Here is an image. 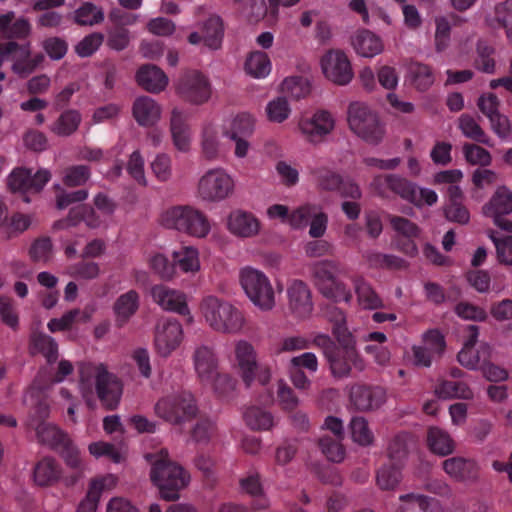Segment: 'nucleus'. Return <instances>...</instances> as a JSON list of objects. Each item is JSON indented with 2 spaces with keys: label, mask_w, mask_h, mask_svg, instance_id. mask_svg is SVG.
Wrapping results in <instances>:
<instances>
[{
  "label": "nucleus",
  "mask_w": 512,
  "mask_h": 512,
  "mask_svg": "<svg viewBox=\"0 0 512 512\" xmlns=\"http://www.w3.org/2000/svg\"><path fill=\"white\" fill-rule=\"evenodd\" d=\"M62 475L60 464L53 457H44L34 467V481L39 486H52Z\"/></svg>",
  "instance_id": "26"
},
{
  "label": "nucleus",
  "mask_w": 512,
  "mask_h": 512,
  "mask_svg": "<svg viewBox=\"0 0 512 512\" xmlns=\"http://www.w3.org/2000/svg\"><path fill=\"white\" fill-rule=\"evenodd\" d=\"M153 300L163 309L180 315L189 314L186 297L182 292L169 289L164 285H156L151 289Z\"/></svg>",
  "instance_id": "18"
},
{
  "label": "nucleus",
  "mask_w": 512,
  "mask_h": 512,
  "mask_svg": "<svg viewBox=\"0 0 512 512\" xmlns=\"http://www.w3.org/2000/svg\"><path fill=\"white\" fill-rule=\"evenodd\" d=\"M462 150L466 162L470 165L486 167L492 163V156L490 152L479 145L464 143Z\"/></svg>",
  "instance_id": "55"
},
{
  "label": "nucleus",
  "mask_w": 512,
  "mask_h": 512,
  "mask_svg": "<svg viewBox=\"0 0 512 512\" xmlns=\"http://www.w3.org/2000/svg\"><path fill=\"white\" fill-rule=\"evenodd\" d=\"M342 440L324 435L318 439V446L329 461L341 463L346 454Z\"/></svg>",
  "instance_id": "46"
},
{
  "label": "nucleus",
  "mask_w": 512,
  "mask_h": 512,
  "mask_svg": "<svg viewBox=\"0 0 512 512\" xmlns=\"http://www.w3.org/2000/svg\"><path fill=\"white\" fill-rule=\"evenodd\" d=\"M132 115L140 126L150 127L160 119L161 107L151 97L140 96L133 102Z\"/></svg>",
  "instance_id": "21"
},
{
  "label": "nucleus",
  "mask_w": 512,
  "mask_h": 512,
  "mask_svg": "<svg viewBox=\"0 0 512 512\" xmlns=\"http://www.w3.org/2000/svg\"><path fill=\"white\" fill-rule=\"evenodd\" d=\"M270 69V59L265 52H253L245 62L246 72L255 78L265 77L269 74Z\"/></svg>",
  "instance_id": "49"
},
{
  "label": "nucleus",
  "mask_w": 512,
  "mask_h": 512,
  "mask_svg": "<svg viewBox=\"0 0 512 512\" xmlns=\"http://www.w3.org/2000/svg\"><path fill=\"white\" fill-rule=\"evenodd\" d=\"M352 440L360 446L368 447L374 442V435L364 417H353L349 424Z\"/></svg>",
  "instance_id": "44"
},
{
  "label": "nucleus",
  "mask_w": 512,
  "mask_h": 512,
  "mask_svg": "<svg viewBox=\"0 0 512 512\" xmlns=\"http://www.w3.org/2000/svg\"><path fill=\"white\" fill-rule=\"evenodd\" d=\"M90 174V167L87 165L70 166L64 171L63 183L68 187L81 186L89 180Z\"/></svg>",
  "instance_id": "57"
},
{
  "label": "nucleus",
  "mask_w": 512,
  "mask_h": 512,
  "mask_svg": "<svg viewBox=\"0 0 512 512\" xmlns=\"http://www.w3.org/2000/svg\"><path fill=\"white\" fill-rule=\"evenodd\" d=\"M217 428L213 421L208 418L198 420L191 431L193 440L197 443L207 444L216 434Z\"/></svg>",
  "instance_id": "60"
},
{
  "label": "nucleus",
  "mask_w": 512,
  "mask_h": 512,
  "mask_svg": "<svg viewBox=\"0 0 512 512\" xmlns=\"http://www.w3.org/2000/svg\"><path fill=\"white\" fill-rule=\"evenodd\" d=\"M402 478L399 467L395 465L382 466L376 475L377 485L381 490H394Z\"/></svg>",
  "instance_id": "52"
},
{
  "label": "nucleus",
  "mask_w": 512,
  "mask_h": 512,
  "mask_svg": "<svg viewBox=\"0 0 512 512\" xmlns=\"http://www.w3.org/2000/svg\"><path fill=\"white\" fill-rule=\"evenodd\" d=\"M331 375L336 379L353 376V370L362 372L365 362L357 350H340L327 359Z\"/></svg>",
  "instance_id": "14"
},
{
  "label": "nucleus",
  "mask_w": 512,
  "mask_h": 512,
  "mask_svg": "<svg viewBox=\"0 0 512 512\" xmlns=\"http://www.w3.org/2000/svg\"><path fill=\"white\" fill-rule=\"evenodd\" d=\"M104 35L94 32L85 36L76 46L75 51L80 57L91 56L103 43Z\"/></svg>",
  "instance_id": "63"
},
{
  "label": "nucleus",
  "mask_w": 512,
  "mask_h": 512,
  "mask_svg": "<svg viewBox=\"0 0 512 512\" xmlns=\"http://www.w3.org/2000/svg\"><path fill=\"white\" fill-rule=\"evenodd\" d=\"M170 132L175 148L181 152L189 151V127L186 123V116L178 108H174L171 112Z\"/></svg>",
  "instance_id": "24"
},
{
  "label": "nucleus",
  "mask_w": 512,
  "mask_h": 512,
  "mask_svg": "<svg viewBox=\"0 0 512 512\" xmlns=\"http://www.w3.org/2000/svg\"><path fill=\"white\" fill-rule=\"evenodd\" d=\"M146 459L151 463L150 479L158 488L160 498L165 501L178 500L180 491L189 484V474L183 467L169 459L167 450L147 454Z\"/></svg>",
  "instance_id": "1"
},
{
  "label": "nucleus",
  "mask_w": 512,
  "mask_h": 512,
  "mask_svg": "<svg viewBox=\"0 0 512 512\" xmlns=\"http://www.w3.org/2000/svg\"><path fill=\"white\" fill-rule=\"evenodd\" d=\"M385 183L391 191L398 194L401 198L410 203L419 204L417 200V187L412 182L398 175L391 174L385 177Z\"/></svg>",
  "instance_id": "37"
},
{
  "label": "nucleus",
  "mask_w": 512,
  "mask_h": 512,
  "mask_svg": "<svg viewBox=\"0 0 512 512\" xmlns=\"http://www.w3.org/2000/svg\"><path fill=\"white\" fill-rule=\"evenodd\" d=\"M332 315L334 322L332 333L339 343L340 350H357L354 337L346 326L344 313L337 308H333Z\"/></svg>",
  "instance_id": "32"
},
{
  "label": "nucleus",
  "mask_w": 512,
  "mask_h": 512,
  "mask_svg": "<svg viewBox=\"0 0 512 512\" xmlns=\"http://www.w3.org/2000/svg\"><path fill=\"white\" fill-rule=\"evenodd\" d=\"M354 284L358 302L364 309L373 310L383 307L381 298L364 279L356 278Z\"/></svg>",
  "instance_id": "43"
},
{
  "label": "nucleus",
  "mask_w": 512,
  "mask_h": 512,
  "mask_svg": "<svg viewBox=\"0 0 512 512\" xmlns=\"http://www.w3.org/2000/svg\"><path fill=\"white\" fill-rule=\"evenodd\" d=\"M288 308L299 319L309 317L313 311L312 294L308 285L301 280H294L287 289Z\"/></svg>",
  "instance_id": "16"
},
{
  "label": "nucleus",
  "mask_w": 512,
  "mask_h": 512,
  "mask_svg": "<svg viewBox=\"0 0 512 512\" xmlns=\"http://www.w3.org/2000/svg\"><path fill=\"white\" fill-rule=\"evenodd\" d=\"M312 278L320 293L327 299L350 302L352 294L339 280L346 273L340 262L334 260L317 261L311 265Z\"/></svg>",
  "instance_id": "3"
},
{
  "label": "nucleus",
  "mask_w": 512,
  "mask_h": 512,
  "mask_svg": "<svg viewBox=\"0 0 512 512\" xmlns=\"http://www.w3.org/2000/svg\"><path fill=\"white\" fill-rule=\"evenodd\" d=\"M82 121L78 110L68 109L62 112L51 125L50 131L60 137H68L74 134Z\"/></svg>",
  "instance_id": "30"
},
{
  "label": "nucleus",
  "mask_w": 512,
  "mask_h": 512,
  "mask_svg": "<svg viewBox=\"0 0 512 512\" xmlns=\"http://www.w3.org/2000/svg\"><path fill=\"white\" fill-rule=\"evenodd\" d=\"M350 401L358 411H373L386 402V391L380 386L354 385L351 387Z\"/></svg>",
  "instance_id": "15"
},
{
  "label": "nucleus",
  "mask_w": 512,
  "mask_h": 512,
  "mask_svg": "<svg viewBox=\"0 0 512 512\" xmlns=\"http://www.w3.org/2000/svg\"><path fill=\"white\" fill-rule=\"evenodd\" d=\"M487 216L508 215L512 213V192L504 185L499 186L490 200L482 207Z\"/></svg>",
  "instance_id": "25"
},
{
  "label": "nucleus",
  "mask_w": 512,
  "mask_h": 512,
  "mask_svg": "<svg viewBox=\"0 0 512 512\" xmlns=\"http://www.w3.org/2000/svg\"><path fill=\"white\" fill-rule=\"evenodd\" d=\"M200 311L209 327L218 333L237 334L245 324V317L237 307L216 296L203 298Z\"/></svg>",
  "instance_id": "2"
},
{
  "label": "nucleus",
  "mask_w": 512,
  "mask_h": 512,
  "mask_svg": "<svg viewBox=\"0 0 512 512\" xmlns=\"http://www.w3.org/2000/svg\"><path fill=\"white\" fill-rule=\"evenodd\" d=\"M491 356V348L488 344H482L476 352L473 348H462L458 353L457 359L459 363L470 370H475L479 365L484 364Z\"/></svg>",
  "instance_id": "38"
},
{
  "label": "nucleus",
  "mask_w": 512,
  "mask_h": 512,
  "mask_svg": "<svg viewBox=\"0 0 512 512\" xmlns=\"http://www.w3.org/2000/svg\"><path fill=\"white\" fill-rule=\"evenodd\" d=\"M334 125V119L329 112L319 111L312 118L302 120L299 127L308 141L319 143L334 129Z\"/></svg>",
  "instance_id": "17"
},
{
  "label": "nucleus",
  "mask_w": 512,
  "mask_h": 512,
  "mask_svg": "<svg viewBox=\"0 0 512 512\" xmlns=\"http://www.w3.org/2000/svg\"><path fill=\"white\" fill-rule=\"evenodd\" d=\"M495 21L506 30V35L512 40V0H505L495 7Z\"/></svg>",
  "instance_id": "62"
},
{
  "label": "nucleus",
  "mask_w": 512,
  "mask_h": 512,
  "mask_svg": "<svg viewBox=\"0 0 512 512\" xmlns=\"http://www.w3.org/2000/svg\"><path fill=\"white\" fill-rule=\"evenodd\" d=\"M174 261L184 272H196L200 268L198 251L193 247H182L173 253Z\"/></svg>",
  "instance_id": "54"
},
{
  "label": "nucleus",
  "mask_w": 512,
  "mask_h": 512,
  "mask_svg": "<svg viewBox=\"0 0 512 512\" xmlns=\"http://www.w3.org/2000/svg\"><path fill=\"white\" fill-rule=\"evenodd\" d=\"M104 20V13L91 2H85L74 12V21L80 26H92Z\"/></svg>",
  "instance_id": "47"
},
{
  "label": "nucleus",
  "mask_w": 512,
  "mask_h": 512,
  "mask_svg": "<svg viewBox=\"0 0 512 512\" xmlns=\"http://www.w3.org/2000/svg\"><path fill=\"white\" fill-rule=\"evenodd\" d=\"M28 255L32 262L47 264L53 256V244L49 237H40L31 244Z\"/></svg>",
  "instance_id": "50"
},
{
  "label": "nucleus",
  "mask_w": 512,
  "mask_h": 512,
  "mask_svg": "<svg viewBox=\"0 0 512 512\" xmlns=\"http://www.w3.org/2000/svg\"><path fill=\"white\" fill-rule=\"evenodd\" d=\"M130 43V32L123 26H114L108 30L107 46L116 51H122Z\"/></svg>",
  "instance_id": "61"
},
{
  "label": "nucleus",
  "mask_w": 512,
  "mask_h": 512,
  "mask_svg": "<svg viewBox=\"0 0 512 512\" xmlns=\"http://www.w3.org/2000/svg\"><path fill=\"white\" fill-rule=\"evenodd\" d=\"M254 132V120L249 114H238L224 129V135L229 139L251 137Z\"/></svg>",
  "instance_id": "40"
},
{
  "label": "nucleus",
  "mask_w": 512,
  "mask_h": 512,
  "mask_svg": "<svg viewBox=\"0 0 512 512\" xmlns=\"http://www.w3.org/2000/svg\"><path fill=\"white\" fill-rule=\"evenodd\" d=\"M235 359L240 377L247 388L252 385L255 379H257L261 385L269 383L271 379L270 368L258 363L257 352L250 342L246 340L236 342Z\"/></svg>",
  "instance_id": "7"
},
{
  "label": "nucleus",
  "mask_w": 512,
  "mask_h": 512,
  "mask_svg": "<svg viewBox=\"0 0 512 512\" xmlns=\"http://www.w3.org/2000/svg\"><path fill=\"white\" fill-rule=\"evenodd\" d=\"M444 471L457 481H475L478 467L475 461L463 457H452L443 461Z\"/></svg>",
  "instance_id": "22"
},
{
  "label": "nucleus",
  "mask_w": 512,
  "mask_h": 512,
  "mask_svg": "<svg viewBox=\"0 0 512 512\" xmlns=\"http://www.w3.org/2000/svg\"><path fill=\"white\" fill-rule=\"evenodd\" d=\"M107 482L112 484V477L91 480L86 497L80 502L76 512H96L101 494L105 490Z\"/></svg>",
  "instance_id": "33"
},
{
  "label": "nucleus",
  "mask_w": 512,
  "mask_h": 512,
  "mask_svg": "<svg viewBox=\"0 0 512 512\" xmlns=\"http://www.w3.org/2000/svg\"><path fill=\"white\" fill-rule=\"evenodd\" d=\"M29 351L31 355L41 353L48 363H53L58 358L57 343L52 337L42 332H33L31 334Z\"/></svg>",
  "instance_id": "29"
},
{
  "label": "nucleus",
  "mask_w": 512,
  "mask_h": 512,
  "mask_svg": "<svg viewBox=\"0 0 512 512\" xmlns=\"http://www.w3.org/2000/svg\"><path fill=\"white\" fill-rule=\"evenodd\" d=\"M203 41L207 47L217 50L221 47L224 29L219 16H211L201 25Z\"/></svg>",
  "instance_id": "35"
},
{
  "label": "nucleus",
  "mask_w": 512,
  "mask_h": 512,
  "mask_svg": "<svg viewBox=\"0 0 512 512\" xmlns=\"http://www.w3.org/2000/svg\"><path fill=\"white\" fill-rule=\"evenodd\" d=\"M57 451L68 467L74 470H81V468H84L79 450L69 437L60 445V448Z\"/></svg>",
  "instance_id": "59"
},
{
  "label": "nucleus",
  "mask_w": 512,
  "mask_h": 512,
  "mask_svg": "<svg viewBox=\"0 0 512 512\" xmlns=\"http://www.w3.org/2000/svg\"><path fill=\"white\" fill-rule=\"evenodd\" d=\"M435 393L443 399L460 398L472 399L473 392L465 382L461 381H442L435 389Z\"/></svg>",
  "instance_id": "41"
},
{
  "label": "nucleus",
  "mask_w": 512,
  "mask_h": 512,
  "mask_svg": "<svg viewBox=\"0 0 512 512\" xmlns=\"http://www.w3.org/2000/svg\"><path fill=\"white\" fill-rule=\"evenodd\" d=\"M228 229L240 237H252L259 231V221L249 212L235 210L228 217Z\"/></svg>",
  "instance_id": "23"
},
{
  "label": "nucleus",
  "mask_w": 512,
  "mask_h": 512,
  "mask_svg": "<svg viewBox=\"0 0 512 512\" xmlns=\"http://www.w3.org/2000/svg\"><path fill=\"white\" fill-rule=\"evenodd\" d=\"M352 45L356 52L363 57H374L383 51L381 39L373 32L363 29L352 38Z\"/></svg>",
  "instance_id": "27"
},
{
  "label": "nucleus",
  "mask_w": 512,
  "mask_h": 512,
  "mask_svg": "<svg viewBox=\"0 0 512 512\" xmlns=\"http://www.w3.org/2000/svg\"><path fill=\"white\" fill-rule=\"evenodd\" d=\"M426 440L429 449L436 455L447 456L454 451V442L451 436L439 427H430Z\"/></svg>",
  "instance_id": "31"
},
{
  "label": "nucleus",
  "mask_w": 512,
  "mask_h": 512,
  "mask_svg": "<svg viewBox=\"0 0 512 512\" xmlns=\"http://www.w3.org/2000/svg\"><path fill=\"white\" fill-rule=\"evenodd\" d=\"M311 91L309 80L302 76L286 78L281 84V92L292 99H300L309 95Z\"/></svg>",
  "instance_id": "45"
},
{
  "label": "nucleus",
  "mask_w": 512,
  "mask_h": 512,
  "mask_svg": "<svg viewBox=\"0 0 512 512\" xmlns=\"http://www.w3.org/2000/svg\"><path fill=\"white\" fill-rule=\"evenodd\" d=\"M458 128L465 137L477 143L492 146L490 138L471 115L462 114L458 119Z\"/></svg>",
  "instance_id": "39"
},
{
  "label": "nucleus",
  "mask_w": 512,
  "mask_h": 512,
  "mask_svg": "<svg viewBox=\"0 0 512 512\" xmlns=\"http://www.w3.org/2000/svg\"><path fill=\"white\" fill-rule=\"evenodd\" d=\"M138 307L139 295L135 290H130L119 296L113 306L117 326L122 327L125 325L136 313Z\"/></svg>",
  "instance_id": "28"
},
{
  "label": "nucleus",
  "mask_w": 512,
  "mask_h": 512,
  "mask_svg": "<svg viewBox=\"0 0 512 512\" xmlns=\"http://www.w3.org/2000/svg\"><path fill=\"white\" fill-rule=\"evenodd\" d=\"M244 420L253 430H269L274 424L272 414L258 407L248 408Z\"/></svg>",
  "instance_id": "51"
},
{
  "label": "nucleus",
  "mask_w": 512,
  "mask_h": 512,
  "mask_svg": "<svg viewBox=\"0 0 512 512\" xmlns=\"http://www.w3.org/2000/svg\"><path fill=\"white\" fill-rule=\"evenodd\" d=\"M161 223L169 229L194 236L205 237L210 231L207 216L190 205H178L168 208L161 216Z\"/></svg>",
  "instance_id": "4"
},
{
  "label": "nucleus",
  "mask_w": 512,
  "mask_h": 512,
  "mask_svg": "<svg viewBox=\"0 0 512 512\" xmlns=\"http://www.w3.org/2000/svg\"><path fill=\"white\" fill-rule=\"evenodd\" d=\"M403 504L399 512H429L427 497L422 495L407 494L400 496Z\"/></svg>",
  "instance_id": "64"
},
{
  "label": "nucleus",
  "mask_w": 512,
  "mask_h": 512,
  "mask_svg": "<svg viewBox=\"0 0 512 512\" xmlns=\"http://www.w3.org/2000/svg\"><path fill=\"white\" fill-rule=\"evenodd\" d=\"M322 71L327 79L337 85H347L353 78V70L342 50H330L321 59Z\"/></svg>",
  "instance_id": "12"
},
{
  "label": "nucleus",
  "mask_w": 512,
  "mask_h": 512,
  "mask_svg": "<svg viewBox=\"0 0 512 512\" xmlns=\"http://www.w3.org/2000/svg\"><path fill=\"white\" fill-rule=\"evenodd\" d=\"M241 285L254 305L268 311L275 306V292L267 276L256 269L246 268L240 275Z\"/></svg>",
  "instance_id": "8"
},
{
  "label": "nucleus",
  "mask_w": 512,
  "mask_h": 512,
  "mask_svg": "<svg viewBox=\"0 0 512 512\" xmlns=\"http://www.w3.org/2000/svg\"><path fill=\"white\" fill-rule=\"evenodd\" d=\"M30 178L31 170L26 168H16L8 176L7 185L12 192H19L23 194V200L30 202L26 193L30 191Z\"/></svg>",
  "instance_id": "48"
},
{
  "label": "nucleus",
  "mask_w": 512,
  "mask_h": 512,
  "mask_svg": "<svg viewBox=\"0 0 512 512\" xmlns=\"http://www.w3.org/2000/svg\"><path fill=\"white\" fill-rule=\"evenodd\" d=\"M95 389L101 405L106 410H115L118 407L123 384L116 375L108 372L103 364L98 365Z\"/></svg>",
  "instance_id": "11"
},
{
  "label": "nucleus",
  "mask_w": 512,
  "mask_h": 512,
  "mask_svg": "<svg viewBox=\"0 0 512 512\" xmlns=\"http://www.w3.org/2000/svg\"><path fill=\"white\" fill-rule=\"evenodd\" d=\"M38 441L53 450H59L60 445L69 437L65 432L51 423L41 422L36 427Z\"/></svg>",
  "instance_id": "36"
},
{
  "label": "nucleus",
  "mask_w": 512,
  "mask_h": 512,
  "mask_svg": "<svg viewBox=\"0 0 512 512\" xmlns=\"http://www.w3.org/2000/svg\"><path fill=\"white\" fill-rule=\"evenodd\" d=\"M195 370L202 381H210L218 374V358L208 345L196 347L193 353Z\"/></svg>",
  "instance_id": "19"
},
{
  "label": "nucleus",
  "mask_w": 512,
  "mask_h": 512,
  "mask_svg": "<svg viewBox=\"0 0 512 512\" xmlns=\"http://www.w3.org/2000/svg\"><path fill=\"white\" fill-rule=\"evenodd\" d=\"M182 338V326L176 319L167 318L157 323L155 346L161 356H169L180 345Z\"/></svg>",
  "instance_id": "13"
},
{
  "label": "nucleus",
  "mask_w": 512,
  "mask_h": 512,
  "mask_svg": "<svg viewBox=\"0 0 512 512\" xmlns=\"http://www.w3.org/2000/svg\"><path fill=\"white\" fill-rule=\"evenodd\" d=\"M409 72L414 86L420 91H426L434 82L432 70L428 65L414 63Z\"/></svg>",
  "instance_id": "56"
},
{
  "label": "nucleus",
  "mask_w": 512,
  "mask_h": 512,
  "mask_svg": "<svg viewBox=\"0 0 512 512\" xmlns=\"http://www.w3.org/2000/svg\"><path fill=\"white\" fill-rule=\"evenodd\" d=\"M154 411L157 416L172 425H181L192 420L198 412L194 397L187 392L168 395L159 399Z\"/></svg>",
  "instance_id": "6"
},
{
  "label": "nucleus",
  "mask_w": 512,
  "mask_h": 512,
  "mask_svg": "<svg viewBox=\"0 0 512 512\" xmlns=\"http://www.w3.org/2000/svg\"><path fill=\"white\" fill-rule=\"evenodd\" d=\"M311 174L316 180L317 188L321 191H338L341 187L343 177L326 167H318L311 170Z\"/></svg>",
  "instance_id": "42"
},
{
  "label": "nucleus",
  "mask_w": 512,
  "mask_h": 512,
  "mask_svg": "<svg viewBox=\"0 0 512 512\" xmlns=\"http://www.w3.org/2000/svg\"><path fill=\"white\" fill-rule=\"evenodd\" d=\"M473 61L475 69L482 73L494 74L496 71L495 49L484 40H478Z\"/></svg>",
  "instance_id": "34"
},
{
  "label": "nucleus",
  "mask_w": 512,
  "mask_h": 512,
  "mask_svg": "<svg viewBox=\"0 0 512 512\" xmlns=\"http://www.w3.org/2000/svg\"><path fill=\"white\" fill-rule=\"evenodd\" d=\"M137 84L150 93H160L168 85V77L156 65L146 64L141 66L136 73Z\"/></svg>",
  "instance_id": "20"
},
{
  "label": "nucleus",
  "mask_w": 512,
  "mask_h": 512,
  "mask_svg": "<svg viewBox=\"0 0 512 512\" xmlns=\"http://www.w3.org/2000/svg\"><path fill=\"white\" fill-rule=\"evenodd\" d=\"M266 111L270 121L276 123L285 121L290 114V107L286 96H279L269 102Z\"/></svg>",
  "instance_id": "58"
},
{
  "label": "nucleus",
  "mask_w": 512,
  "mask_h": 512,
  "mask_svg": "<svg viewBox=\"0 0 512 512\" xmlns=\"http://www.w3.org/2000/svg\"><path fill=\"white\" fill-rule=\"evenodd\" d=\"M349 128L360 138L371 145H378L384 137L385 131L379 118L367 104L352 102L347 109Z\"/></svg>",
  "instance_id": "5"
},
{
  "label": "nucleus",
  "mask_w": 512,
  "mask_h": 512,
  "mask_svg": "<svg viewBox=\"0 0 512 512\" xmlns=\"http://www.w3.org/2000/svg\"><path fill=\"white\" fill-rule=\"evenodd\" d=\"M175 92L185 102L202 105L212 95V86L207 76L198 70H187L175 81Z\"/></svg>",
  "instance_id": "9"
},
{
  "label": "nucleus",
  "mask_w": 512,
  "mask_h": 512,
  "mask_svg": "<svg viewBox=\"0 0 512 512\" xmlns=\"http://www.w3.org/2000/svg\"><path fill=\"white\" fill-rule=\"evenodd\" d=\"M234 183L231 177L221 169L209 170L198 183L199 196L206 201H221L233 191Z\"/></svg>",
  "instance_id": "10"
},
{
  "label": "nucleus",
  "mask_w": 512,
  "mask_h": 512,
  "mask_svg": "<svg viewBox=\"0 0 512 512\" xmlns=\"http://www.w3.org/2000/svg\"><path fill=\"white\" fill-rule=\"evenodd\" d=\"M410 436L407 433H401L391 439L387 448V456L396 463H402L409 454Z\"/></svg>",
  "instance_id": "53"
}]
</instances>
